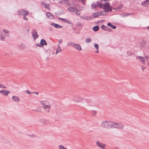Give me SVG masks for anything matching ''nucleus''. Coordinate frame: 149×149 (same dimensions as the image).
<instances>
[{
    "mask_svg": "<svg viewBox=\"0 0 149 149\" xmlns=\"http://www.w3.org/2000/svg\"><path fill=\"white\" fill-rule=\"evenodd\" d=\"M40 103L42 106V107L47 112H50L51 105L49 102L47 100H41Z\"/></svg>",
    "mask_w": 149,
    "mask_h": 149,
    "instance_id": "nucleus-1",
    "label": "nucleus"
},
{
    "mask_svg": "<svg viewBox=\"0 0 149 149\" xmlns=\"http://www.w3.org/2000/svg\"><path fill=\"white\" fill-rule=\"evenodd\" d=\"M101 127L105 129L110 128V121L107 120H103L101 123Z\"/></svg>",
    "mask_w": 149,
    "mask_h": 149,
    "instance_id": "nucleus-2",
    "label": "nucleus"
},
{
    "mask_svg": "<svg viewBox=\"0 0 149 149\" xmlns=\"http://www.w3.org/2000/svg\"><path fill=\"white\" fill-rule=\"evenodd\" d=\"M103 10L105 12H108L109 11H111L109 2H106L104 4L103 6Z\"/></svg>",
    "mask_w": 149,
    "mask_h": 149,
    "instance_id": "nucleus-3",
    "label": "nucleus"
},
{
    "mask_svg": "<svg viewBox=\"0 0 149 149\" xmlns=\"http://www.w3.org/2000/svg\"><path fill=\"white\" fill-rule=\"evenodd\" d=\"M68 10L72 13H75L76 15H80V12L79 10L73 7H69L68 8Z\"/></svg>",
    "mask_w": 149,
    "mask_h": 149,
    "instance_id": "nucleus-4",
    "label": "nucleus"
},
{
    "mask_svg": "<svg viewBox=\"0 0 149 149\" xmlns=\"http://www.w3.org/2000/svg\"><path fill=\"white\" fill-rule=\"evenodd\" d=\"M3 32L4 33L1 35V38L2 40H3L6 36H9V31L7 29H4Z\"/></svg>",
    "mask_w": 149,
    "mask_h": 149,
    "instance_id": "nucleus-5",
    "label": "nucleus"
},
{
    "mask_svg": "<svg viewBox=\"0 0 149 149\" xmlns=\"http://www.w3.org/2000/svg\"><path fill=\"white\" fill-rule=\"evenodd\" d=\"M29 14L28 13L26 10H19L18 13V14L19 15H27Z\"/></svg>",
    "mask_w": 149,
    "mask_h": 149,
    "instance_id": "nucleus-6",
    "label": "nucleus"
},
{
    "mask_svg": "<svg viewBox=\"0 0 149 149\" xmlns=\"http://www.w3.org/2000/svg\"><path fill=\"white\" fill-rule=\"evenodd\" d=\"M136 58L140 60L142 62L144 63L145 62V59H146L147 61H148L149 59V57L147 56H145V57L141 56H137Z\"/></svg>",
    "mask_w": 149,
    "mask_h": 149,
    "instance_id": "nucleus-7",
    "label": "nucleus"
},
{
    "mask_svg": "<svg viewBox=\"0 0 149 149\" xmlns=\"http://www.w3.org/2000/svg\"><path fill=\"white\" fill-rule=\"evenodd\" d=\"M10 93V91L8 90H3L0 91V93L5 96H7Z\"/></svg>",
    "mask_w": 149,
    "mask_h": 149,
    "instance_id": "nucleus-8",
    "label": "nucleus"
},
{
    "mask_svg": "<svg viewBox=\"0 0 149 149\" xmlns=\"http://www.w3.org/2000/svg\"><path fill=\"white\" fill-rule=\"evenodd\" d=\"M97 145L100 148L104 149L105 148L106 144L104 143L97 141L96 143Z\"/></svg>",
    "mask_w": 149,
    "mask_h": 149,
    "instance_id": "nucleus-9",
    "label": "nucleus"
},
{
    "mask_svg": "<svg viewBox=\"0 0 149 149\" xmlns=\"http://www.w3.org/2000/svg\"><path fill=\"white\" fill-rule=\"evenodd\" d=\"M12 99L13 101L15 102H19L20 101L19 97L17 96L14 95L12 96Z\"/></svg>",
    "mask_w": 149,
    "mask_h": 149,
    "instance_id": "nucleus-10",
    "label": "nucleus"
},
{
    "mask_svg": "<svg viewBox=\"0 0 149 149\" xmlns=\"http://www.w3.org/2000/svg\"><path fill=\"white\" fill-rule=\"evenodd\" d=\"M123 125L120 123H117L116 128L121 130L123 129Z\"/></svg>",
    "mask_w": 149,
    "mask_h": 149,
    "instance_id": "nucleus-11",
    "label": "nucleus"
},
{
    "mask_svg": "<svg viewBox=\"0 0 149 149\" xmlns=\"http://www.w3.org/2000/svg\"><path fill=\"white\" fill-rule=\"evenodd\" d=\"M39 121L44 125H47L49 123V121L47 120L41 119Z\"/></svg>",
    "mask_w": 149,
    "mask_h": 149,
    "instance_id": "nucleus-12",
    "label": "nucleus"
},
{
    "mask_svg": "<svg viewBox=\"0 0 149 149\" xmlns=\"http://www.w3.org/2000/svg\"><path fill=\"white\" fill-rule=\"evenodd\" d=\"M74 47L78 51H81L82 49L81 46L79 44L75 43Z\"/></svg>",
    "mask_w": 149,
    "mask_h": 149,
    "instance_id": "nucleus-13",
    "label": "nucleus"
},
{
    "mask_svg": "<svg viewBox=\"0 0 149 149\" xmlns=\"http://www.w3.org/2000/svg\"><path fill=\"white\" fill-rule=\"evenodd\" d=\"M101 28L103 30L106 31H108L109 32H111L112 31V30L110 28H109L107 27V26L102 25L101 26Z\"/></svg>",
    "mask_w": 149,
    "mask_h": 149,
    "instance_id": "nucleus-14",
    "label": "nucleus"
},
{
    "mask_svg": "<svg viewBox=\"0 0 149 149\" xmlns=\"http://www.w3.org/2000/svg\"><path fill=\"white\" fill-rule=\"evenodd\" d=\"M51 24V25L56 28H62L63 27L62 26L56 24L54 23H52Z\"/></svg>",
    "mask_w": 149,
    "mask_h": 149,
    "instance_id": "nucleus-15",
    "label": "nucleus"
},
{
    "mask_svg": "<svg viewBox=\"0 0 149 149\" xmlns=\"http://www.w3.org/2000/svg\"><path fill=\"white\" fill-rule=\"evenodd\" d=\"M117 123L114 122L110 121V128L113 127L116 128Z\"/></svg>",
    "mask_w": 149,
    "mask_h": 149,
    "instance_id": "nucleus-16",
    "label": "nucleus"
},
{
    "mask_svg": "<svg viewBox=\"0 0 149 149\" xmlns=\"http://www.w3.org/2000/svg\"><path fill=\"white\" fill-rule=\"evenodd\" d=\"M32 36L34 40H35L38 37V34L36 31H34L32 33Z\"/></svg>",
    "mask_w": 149,
    "mask_h": 149,
    "instance_id": "nucleus-17",
    "label": "nucleus"
},
{
    "mask_svg": "<svg viewBox=\"0 0 149 149\" xmlns=\"http://www.w3.org/2000/svg\"><path fill=\"white\" fill-rule=\"evenodd\" d=\"M46 15L47 17L49 19H53L54 18V16L50 13H47L46 14Z\"/></svg>",
    "mask_w": 149,
    "mask_h": 149,
    "instance_id": "nucleus-18",
    "label": "nucleus"
},
{
    "mask_svg": "<svg viewBox=\"0 0 149 149\" xmlns=\"http://www.w3.org/2000/svg\"><path fill=\"white\" fill-rule=\"evenodd\" d=\"M42 6L46 9H49V5L43 2L42 3Z\"/></svg>",
    "mask_w": 149,
    "mask_h": 149,
    "instance_id": "nucleus-19",
    "label": "nucleus"
},
{
    "mask_svg": "<svg viewBox=\"0 0 149 149\" xmlns=\"http://www.w3.org/2000/svg\"><path fill=\"white\" fill-rule=\"evenodd\" d=\"M62 51V49H61V47L59 45H58L57 46V49L56 50L55 54H57L59 52H61Z\"/></svg>",
    "mask_w": 149,
    "mask_h": 149,
    "instance_id": "nucleus-20",
    "label": "nucleus"
},
{
    "mask_svg": "<svg viewBox=\"0 0 149 149\" xmlns=\"http://www.w3.org/2000/svg\"><path fill=\"white\" fill-rule=\"evenodd\" d=\"M149 4V1L146 0L142 3V5L144 6H148Z\"/></svg>",
    "mask_w": 149,
    "mask_h": 149,
    "instance_id": "nucleus-21",
    "label": "nucleus"
},
{
    "mask_svg": "<svg viewBox=\"0 0 149 149\" xmlns=\"http://www.w3.org/2000/svg\"><path fill=\"white\" fill-rule=\"evenodd\" d=\"M81 18H83L84 19L87 20H90L92 19V17L91 16H85V17L81 16Z\"/></svg>",
    "mask_w": 149,
    "mask_h": 149,
    "instance_id": "nucleus-22",
    "label": "nucleus"
},
{
    "mask_svg": "<svg viewBox=\"0 0 149 149\" xmlns=\"http://www.w3.org/2000/svg\"><path fill=\"white\" fill-rule=\"evenodd\" d=\"M100 13L99 12H97L93 13V16L94 18L98 17L100 15Z\"/></svg>",
    "mask_w": 149,
    "mask_h": 149,
    "instance_id": "nucleus-23",
    "label": "nucleus"
},
{
    "mask_svg": "<svg viewBox=\"0 0 149 149\" xmlns=\"http://www.w3.org/2000/svg\"><path fill=\"white\" fill-rule=\"evenodd\" d=\"M40 43L43 46L44 45H47V43L46 42L45 40L44 39H42L40 41Z\"/></svg>",
    "mask_w": 149,
    "mask_h": 149,
    "instance_id": "nucleus-24",
    "label": "nucleus"
},
{
    "mask_svg": "<svg viewBox=\"0 0 149 149\" xmlns=\"http://www.w3.org/2000/svg\"><path fill=\"white\" fill-rule=\"evenodd\" d=\"M107 25L113 29H115L116 28V26H115L112 25L110 23H108Z\"/></svg>",
    "mask_w": 149,
    "mask_h": 149,
    "instance_id": "nucleus-25",
    "label": "nucleus"
},
{
    "mask_svg": "<svg viewBox=\"0 0 149 149\" xmlns=\"http://www.w3.org/2000/svg\"><path fill=\"white\" fill-rule=\"evenodd\" d=\"M20 48L22 49H24L26 48V46L24 44H21L19 46Z\"/></svg>",
    "mask_w": 149,
    "mask_h": 149,
    "instance_id": "nucleus-26",
    "label": "nucleus"
},
{
    "mask_svg": "<svg viewBox=\"0 0 149 149\" xmlns=\"http://www.w3.org/2000/svg\"><path fill=\"white\" fill-rule=\"evenodd\" d=\"M59 19H61L62 20V22H66V23H68L69 24H71V22H69L68 21V20H66V19H63V18H60V17L59 18Z\"/></svg>",
    "mask_w": 149,
    "mask_h": 149,
    "instance_id": "nucleus-27",
    "label": "nucleus"
},
{
    "mask_svg": "<svg viewBox=\"0 0 149 149\" xmlns=\"http://www.w3.org/2000/svg\"><path fill=\"white\" fill-rule=\"evenodd\" d=\"M91 8L92 9L95 8L97 7V5L95 3H93L91 5Z\"/></svg>",
    "mask_w": 149,
    "mask_h": 149,
    "instance_id": "nucleus-28",
    "label": "nucleus"
},
{
    "mask_svg": "<svg viewBox=\"0 0 149 149\" xmlns=\"http://www.w3.org/2000/svg\"><path fill=\"white\" fill-rule=\"evenodd\" d=\"M75 44V43H74L72 42H69L68 43L67 45L68 46H69V45L72 46H73L74 47Z\"/></svg>",
    "mask_w": 149,
    "mask_h": 149,
    "instance_id": "nucleus-29",
    "label": "nucleus"
},
{
    "mask_svg": "<svg viewBox=\"0 0 149 149\" xmlns=\"http://www.w3.org/2000/svg\"><path fill=\"white\" fill-rule=\"evenodd\" d=\"M59 149H67V148L64 147L62 145H60L58 146Z\"/></svg>",
    "mask_w": 149,
    "mask_h": 149,
    "instance_id": "nucleus-30",
    "label": "nucleus"
},
{
    "mask_svg": "<svg viewBox=\"0 0 149 149\" xmlns=\"http://www.w3.org/2000/svg\"><path fill=\"white\" fill-rule=\"evenodd\" d=\"M99 27L98 26H95L93 28V29L94 31H97L99 30Z\"/></svg>",
    "mask_w": 149,
    "mask_h": 149,
    "instance_id": "nucleus-31",
    "label": "nucleus"
},
{
    "mask_svg": "<svg viewBox=\"0 0 149 149\" xmlns=\"http://www.w3.org/2000/svg\"><path fill=\"white\" fill-rule=\"evenodd\" d=\"M107 12H105L104 11L100 12H99L100 13V15H107Z\"/></svg>",
    "mask_w": 149,
    "mask_h": 149,
    "instance_id": "nucleus-32",
    "label": "nucleus"
},
{
    "mask_svg": "<svg viewBox=\"0 0 149 149\" xmlns=\"http://www.w3.org/2000/svg\"><path fill=\"white\" fill-rule=\"evenodd\" d=\"M85 102H86V103H85L84 104V105L85 106L87 107H88L91 106L88 104L89 101H88V100H86Z\"/></svg>",
    "mask_w": 149,
    "mask_h": 149,
    "instance_id": "nucleus-33",
    "label": "nucleus"
},
{
    "mask_svg": "<svg viewBox=\"0 0 149 149\" xmlns=\"http://www.w3.org/2000/svg\"><path fill=\"white\" fill-rule=\"evenodd\" d=\"M91 39L90 38H88L86 39V42H90L91 41Z\"/></svg>",
    "mask_w": 149,
    "mask_h": 149,
    "instance_id": "nucleus-34",
    "label": "nucleus"
},
{
    "mask_svg": "<svg viewBox=\"0 0 149 149\" xmlns=\"http://www.w3.org/2000/svg\"><path fill=\"white\" fill-rule=\"evenodd\" d=\"M94 47L95 48V49H97V50H98V49H99V46L97 44H95Z\"/></svg>",
    "mask_w": 149,
    "mask_h": 149,
    "instance_id": "nucleus-35",
    "label": "nucleus"
},
{
    "mask_svg": "<svg viewBox=\"0 0 149 149\" xmlns=\"http://www.w3.org/2000/svg\"><path fill=\"white\" fill-rule=\"evenodd\" d=\"M36 46H38L40 47H43L42 46V45L40 43L37 44L36 45Z\"/></svg>",
    "mask_w": 149,
    "mask_h": 149,
    "instance_id": "nucleus-36",
    "label": "nucleus"
},
{
    "mask_svg": "<svg viewBox=\"0 0 149 149\" xmlns=\"http://www.w3.org/2000/svg\"><path fill=\"white\" fill-rule=\"evenodd\" d=\"M25 92L26 93L28 94H31L33 93L30 92L28 90L26 91H25Z\"/></svg>",
    "mask_w": 149,
    "mask_h": 149,
    "instance_id": "nucleus-37",
    "label": "nucleus"
},
{
    "mask_svg": "<svg viewBox=\"0 0 149 149\" xmlns=\"http://www.w3.org/2000/svg\"><path fill=\"white\" fill-rule=\"evenodd\" d=\"M26 15L23 16V19L24 20L27 21L28 20V19L26 17Z\"/></svg>",
    "mask_w": 149,
    "mask_h": 149,
    "instance_id": "nucleus-38",
    "label": "nucleus"
},
{
    "mask_svg": "<svg viewBox=\"0 0 149 149\" xmlns=\"http://www.w3.org/2000/svg\"><path fill=\"white\" fill-rule=\"evenodd\" d=\"M62 42V39H60L59 40L58 43L59 44H61Z\"/></svg>",
    "mask_w": 149,
    "mask_h": 149,
    "instance_id": "nucleus-39",
    "label": "nucleus"
},
{
    "mask_svg": "<svg viewBox=\"0 0 149 149\" xmlns=\"http://www.w3.org/2000/svg\"><path fill=\"white\" fill-rule=\"evenodd\" d=\"M64 0H62L61 1L59 2V3L60 4H63V3L64 2Z\"/></svg>",
    "mask_w": 149,
    "mask_h": 149,
    "instance_id": "nucleus-40",
    "label": "nucleus"
},
{
    "mask_svg": "<svg viewBox=\"0 0 149 149\" xmlns=\"http://www.w3.org/2000/svg\"><path fill=\"white\" fill-rule=\"evenodd\" d=\"M99 6H100L101 8H102L103 7V5L101 3H100L99 4Z\"/></svg>",
    "mask_w": 149,
    "mask_h": 149,
    "instance_id": "nucleus-41",
    "label": "nucleus"
},
{
    "mask_svg": "<svg viewBox=\"0 0 149 149\" xmlns=\"http://www.w3.org/2000/svg\"><path fill=\"white\" fill-rule=\"evenodd\" d=\"M81 1L84 4H85V1L86 0H79Z\"/></svg>",
    "mask_w": 149,
    "mask_h": 149,
    "instance_id": "nucleus-42",
    "label": "nucleus"
},
{
    "mask_svg": "<svg viewBox=\"0 0 149 149\" xmlns=\"http://www.w3.org/2000/svg\"><path fill=\"white\" fill-rule=\"evenodd\" d=\"M1 88L6 89V87L5 86L2 85Z\"/></svg>",
    "mask_w": 149,
    "mask_h": 149,
    "instance_id": "nucleus-43",
    "label": "nucleus"
},
{
    "mask_svg": "<svg viewBox=\"0 0 149 149\" xmlns=\"http://www.w3.org/2000/svg\"><path fill=\"white\" fill-rule=\"evenodd\" d=\"M146 68V67L144 66H142V69L143 70L144 69H145Z\"/></svg>",
    "mask_w": 149,
    "mask_h": 149,
    "instance_id": "nucleus-44",
    "label": "nucleus"
},
{
    "mask_svg": "<svg viewBox=\"0 0 149 149\" xmlns=\"http://www.w3.org/2000/svg\"><path fill=\"white\" fill-rule=\"evenodd\" d=\"M77 98L79 100H81V99H82V98L81 97H77Z\"/></svg>",
    "mask_w": 149,
    "mask_h": 149,
    "instance_id": "nucleus-45",
    "label": "nucleus"
},
{
    "mask_svg": "<svg viewBox=\"0 0 149 149\" xmlns=\"http://www.w3.org/2000/svg\"><path fill=\"white\" fill-rule=\"evenodd\" d=\"M33 93L36 94V95H38V92H35V93Z\"/></svg>",
    "mask_w": 149,
    "mask_h": 149,
    "instance_id": "nucleus-46",
    "label": "nucleus"
},
{
    "mask_svg": "<svg viewBox=\"0 0 149 149\" xmlns=\"http://www.w3.org/2000/svg\"><path fill=\"white\" fill-rule=\"evenodd\" d=\"M95 52L96 53H98L99 52L98 50H97L96 51H95Z\"/></svg>",
    "mask_w": 149,
    "mask_h": 149,
    "instance_id": "nucleus-47",
    "label": "nucleus"
},
{
    "mask_svg": "<svg viewBox=\"0 0 149 149\" xmlns=\"http://www.w3.org/2000/svg\"><path fill=\"white\" fill-rule=\"evenodd\" d=\"M2 86V84H0V88H1Z\"/></svg>",
    "mask_w": 149,
    "mask_h": 149,
    "instance_id": "nucleus-48",
    "label": "nucleus"
},
{
    "mask_svg": "<svg viewBox=\"0 0 149 149\" xmlns=\"http://www.w3.org/2000/svg\"><path fill=\"white\" fill-rule=\"evenodd\" d=\"M147 29H148L149 30V26H148V27H147Z\"/></svg>",
    "mask_w": 149,
    "mask_h": 149,
    "instance_id": "nucleus-49",
    "label": "nucleus"
},
{
    "mask_svg": "<svg viewBox=\"0 0 149 149\" xmlns=\"http://www.w3.org/2000/svg\"><path fill=\"white\" fill-rule=\"evenodd\" d=\"M131 15V14H127L126 15V16H127V15Z\"/></svg>",
    "mask_w": 149,
    "mask_h": 149,
    "instance_id": "nucleus-50",
    "label": "nucleus"
},
{
    "mask_svg": "<svg viewBox=\"0 0 149 149\" xmlns=\"http://www.w3.org/2000/svg\"><path fill=\"white\" fill-rule=\"evenodd\" d=\"M148 65H149V61L148 62Z\"/></svg>",
    "mask_w": 149,
    "mask_h": 149,
    "instance_id": "nucleus-51",
    "label": "nucleus"
}]
</instances>
